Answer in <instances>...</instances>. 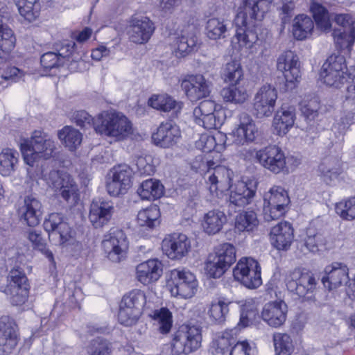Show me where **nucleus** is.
Wrapping results in <instances>:
<instances>
[{"label": "nucleus", "instance_id": "obj_50", "mask_svg": "<svg viewBox=\"0 0 355 355\" xmlns=\"http://www.w3.org/2000/svg\"><path fill=\"white\" fill-rule=\"evenodd\" d=\"M150 317L158 326L159 331L163 334H168L172 327V313L166 308H161L153 311Z\"/></svg>", "mask_w": 355, "mask_h": 355}, {"label": "nucleus", "instance_id": "obj_15", "mask_svg": "<svg viewBox=\"0 0 355 355\" xmlns=\"http://www.w3.org/2000/svg\"><path fill=\"white\" fill-rule=\"evenodd\" d=\"M230 136L236 145H247L257 138L259 128L249 114L241 112L238 115V123L232 129Z\"/></svg>", "mask_w": 355, "mask_h": 355}, {"label": "nucleus", "instance_id": "obj_11", "mask_svg": "<svg viewBox=\"0 0 355 355\" xmlns=\"http://www.w3.org/2000/svg\"><path fill=\"white\" fill-rule=\"evenodd\" d=\"M49 187L53 189L71 205H75L78 199L77 185L73 178L67 173L52 171L46 178Z\"/></svg>", "mask_w": 355, "mask_h": 355}, {"label": "nucleus", "instance_id": "obj_26", "mask_svg": "<svg viewBox=\"0 0 355 355\" xmlns=\"http://www.w3.org/2000/svg\"><path fill=\"white\" fill-rule=\"evenodd\" d=\"M349 279V270L346 265L340 262H334L326 266L322 282L329 291L336 289Z\"/></svg>", "mask_w": 355, "mask_h": 355}, {"label": "nucleus", "instance_id": "obj_40", "mask_svg": "<svg viewBox=\"0 0 355 355\" xmlns=\"http://www.w3.org/2000/svg\"><path fill=\"white\" fill-rule=\"evenodd\" d=\"M197 42L194 34L182 33L174 39L173 46L177 56L185 57L195 51Z\"/></svg>", "mask_w": 355, "mask_h": 355}, {"label": "nucleus", "instance_id": "obj_64", "mask_svg": "<svg viewBox=\"0 0 355 355\" xmlns=\"http://www.w3.org/2000/svg\"><path fill=\"white\" fill-rule=\"evenodd\" d=\"M88 355H110V343L98 338L91 342L87 347Z\"/></svg>", "mask_w": 355, "mask_h": 355}, {"label": "nucleus", "instance_id": "obj_46", "mask_svg": "<svg viewBox=\"0 0 355 355\" xmlns=\"http://www.w3.org/2000/svg\"><path fill=\"white\" fill-rule=\"evenodd\" d=\"M211 254L228 269L236 259V249L233 245L228 243L217 245Z\"/></svg>", "mask_w": 355, "mask_h": 355}, {"label": "nucleus", "instance_id": "obj_20", "mask_svg": "<svg viewBox=\"0 0 355 355\" xmlns=\"http://www.w3.org/2000/svg\"><path fill=\"white\" fill-rule=\"evenodd\" d=\"M257 184L254 180L237 181L229 189V202L236 207L250 205L255 196Z\"/></svg>", "mask_w": 355, "mask_h": 355}, {"label": "nucleus", "instance_id": "obj_36", "mask_svg": "<svg viewBox=\"0 0 355 355\" xmlns=\"http://www.w3.org/2000/svg\"><path fill=\"white\" fill-rule=\"evenodd\" d=\"M148 105L152 108L164 112L173 111L180 112L183 107L181 101H178L167 94H155L148 100Z\"/></svg>", "mask_w": 355, "mask_h": 355}, {"label": "nucleus", "instance_id": "obj_56", "mask_svg": "<svg viewBox=\"0 0 355 355\" xmlns=\"http://www.w3.org/2000/svg\"><path fill=\"white\" fill-rule=\"evenodd\" d=\"M205 30L209 39L216 40L225 37L227 26L223 19L212 17L207 21Z\"/></svg>", "mask_w": 355, "mask_h": 355}, {"label": "nucleus", "instance_id": "obj_32", "mask_svg": "<svg viewBox=\"0 0 355 355\" xmlns=\"http://www.w3.org/2000/svg\"><path fill=\"white\" fill-rule=\"evenodd\" d=\"M160 211L157 206L150 205L141 209L137 216V224L144 231L142 236H148L160 223Z\"/></svg>", "mask_w": 355, "mask_h": 355}, {"label": "nucleus", "instance_id": "obj_60", "mask_svg": "<svg viewBox=\"0 0 355 355\" xmlns=\"http://www.w3.org/2000/svg\"><path fill=\"white\" fill-rule=\"evenodd\" d=\"M225 120V111L223 106L216 107V112H211L202 125L207 129L220 128Z\"/></svg>", "mask_w": 355, "mask_h": 355}, {"label": "nucleus", "instance_id": "obj_2", "mask_svg": "<svg viewBox=\"0 0 355 355\" xmlns=\"http://www.w3.org/2000/svg\"><path fill=\"white\" fill-rule=\"evenodd\" d=\"M19 148L24 162L28 166L27 177L33 181L36 174L33 168L40 162L50 159L54 157L56 150L55 141L42 130H34L30 138H21L19 142Z\"/></svg>", "mask_w": 355, "mask_h": 355}, {"label": "nucleus", "instance_id": "obj_58", "mask_svg": "<svg viewBox=\"0 0 355 355\" xmlns=\"http://www.w3.org/2000/svg\"><path fill=\"white\" fill-rule=\"evenodd\" d=\"M333 37L337 46L349 51L355 42V30L336 29L334 31Z\"/></svg>", "mask_w": 355, "mask_h": 355}, {"label": "nucleus", "instance_id": "obj_16", "mask_svg": "<svg viewBox=\"0 0 355 355\" xmlns=\"http://www.w3.org/2000/svg\"><path fill=\"white\" fill-rule=\"evenodd\" d=\"M277 68L281 71L286 80L288 88H293L301 80V71L299 58L294 52L286 51L277 58Z\"/></svg>", "mask_w": 355, "mask_h": 355}, {"label": "nucleus", "instance_id": "obj_18", "mask_svg": "<svg viewBox=\"0 0 355 355\" xmlns=\"http://www.w3.org/2000/svg\"><path fill=\"white\" fill-rule=\"evenodd\" d=\"M49 238L60 245L69 243L73 237V232L64 216L58 213L49 214L44 222Z\"/></svg>", "mask_w": 355, "mask_h": 355}, {"label": "nucleus", "instance_id": "obj_1", "mask_svg": "<svg viewBox=\"0 0 355 355\" xmlns=\"http://www.w3.org/2000/svg\"><path fill=\"white\" fill-rule=\"evenodd\" d=\"M273 0H245V12H240L235 19L236 26V34L232 40L234 49L241 54L253 55L257 52L258 35L247 19L248 15L252 19L261 20L263 19L271 6Z\"/></svg>", "mask_w": 355, "mask_h": 355}, {"label": "nucleus", "instance_id": "obj_34", "mask_svg": "<svg viewBox=\"0 0 355 355\" xmlns=\"http://www.w3.org/2000/svg\"><path fill=\"white\" fill-rule=\"evenodd\" d=\"M18 343L17 335L14 323L7 318L0 319V349L10 353L15 348Z\"/></svg>", "mask_w": 355, "mask_h": 355}, {"label": "nucleus", "instance_id": "obj_37", "mask_svg": "<svg viewBox=\"0 0 355 355\" xmlns=\"http://www.w3.org/2000/svg\"><path fill=\"white\" fill-rule=\"evenodd\" d=\"M57 136L62 145L71 152L76 151L83 141L82 133L71 125H65L59 130Z\"/></svg>", "mask_w": 355, "mask_h": 355}, {"label": "nucleus", "instance_id": "obj_62", "mask_svg": "<svg viewBox=\"0 0 355 355\" xmlns=\"http://www.w3.org/2000/svg\"><path fill=\"white\" fill-rule=\"evenodd\" d=\"M121 302L142 311L146 302V295L143 291L135 289L125 295Z\"/></svg>", "mask_w": 355, "mask_h": 355}, {"label": "nucleus", "instance_id": "obj_33", "mask_svg": "<svg viewBox=\"0 0 355 355\" xmlns=\"http://www.w3.org/2000/svg\"><path fill=\"white\" fill-rule=\"evenodd\" d=\"M220 96L225 103L241 105L249 101L250 94L248 87L241 83L223 87L220 91Z\"/></svg>", "mask_w": 355, "mask_h": 355}, {"label": "nucleus", "instance_id": "obj_21", "mask_svg": "<svg viewBox=\"0 0 355 355\" xmlns=\"http://www.w3.org/2000/svg\"><path fill=\"white\" fill-rule=\"evenodd\" d=\"M190 249L191 241L183 234L168 235L162 242L163 253L172 260L181 259L189 253Z\"/></svg>", "mask_w": 355, "mask_h": 355}, {"label": "nucleus", "instance_id": "obj_3", "mask_svg": "<svg viewBox=\"0 0 355 355\" xmlns=\"http://www.w3.org/2000/svg\"><path fill=\"white\" fill-rule=\"evenodd\" d=\"M95 131L114 141H121L134 133V127L129 118L121 112L104 110L95 116Z\"/></svg>", "mask_w": 355, "mask_h": 355}, {"label": "nucleus", "instance_id": "obj_35", "mask_svg": "<svg viewBox=\"0 0 355 355\" xmlns=\"http://www.w3.org/2000/svg\"><path fill=\"white\" fill-rule=\"evenodd\" d=\"M295 119V109L293 107H282L273 118L272 128L275 132L279 136L286 135L293 126Z\"/></svg>", "mask_w": 355, "mask_h": 355}, {"label": "nucleus", "instance_id": "obj_61", "mask_svg": "<svg viewBox=\"0 0 355 355\" xmlns=\"http://www.w3.org/2000/svg\"><path fill=\"white\" fill-rule=\"evenodd\" d=\"M218 164V161L214 160L210 156L198 155L191 162V167L205 177V173L215 167Z\"/></svg>", "mask_w": 355, "mask_h": 355}, {"label": "nucleus", "instance_id": "obj_57", "mask_svg": "<svg viewBox=\"0 0 355 355\" xmlns=\"http://www.w3.org/2000/svg\"><path fill=\"white\" fill-rule=\"evenodd\" d=\"M220 104L216 103L213 101H204L201 102L198 107L193 110V118L195 122L199 125H202L205 123V119L211 112H216V107L220 106Z\"/></svg>", "mask_w": 355, "mask_h": 355}, {"label": "nucleus", "instance_id": "obj_19", "mask_svg": "<svg viewBox=\"0 0 355 355\" xmlns=\"http://www.w3.org/2000/svg\"><path fill=\"white\" fill-rule=\"evenodd\" d=\"M155 30L154 22L146 16L132 17L128 27L129 40L137 44H146Z\"/></svg>", "mask_w": 355, "mask_h": 355}, {"label": "nucleus", "instance_id": "obj_54", "mask_svg": "<svg viewBox=\"0 0 355 355\" xmlns=\"http://www.w3.org/2000/svg\"><path fill=\"white\" fill-rule=\"evenodd\" d=\"M273 343L276 355H291L294 350L293 340L286 334H275Z\"/></svg>", "mask_w": 355, "mask_h": 355}, {"label": "nucleus", "instance_id": "obj_38", "mask_svg": "<svg viewBox=\"0 0 355 355\" xmlns=\"http://www.w3.org/2000/svg\"><path fill=\"white\" fill-rule=\"evenodd\" d=\"M137 192L142 200H155L164 195V187L159 180L150 178L143 181Z\"/></svg>", "mask_w": 355, "mask_h": 355}, {"label": "nucleus", "instance_id": "obj_8", "mask_svg": "<svg viewBox=\"0 0 355 355\" xmlns=\"http://www.w3.org/2000/svg\"><path fill=\"white\" fill-rule=\"evenodd\" d=\"M233 172L219 163L205 173V183L208 195L212 200L222 199L232 183Z\"/></svg>", "mask_w": 355, "mask_h": 355}, {"label": "nucleus", "instance_id": "obj_13", "mask_svg": "<svg viewBox=\"0 0 355 355\" xmlns=\"http://www.w3.org/2000/svg\"><path fill=\"white\" fill-rule=\"evenodd\" d=\"M132 171L125 164L113 167L108 173L106 180V188L108 193L112 196L125 194L132 185Z\"/></svg>", "mask_w": 355, "mask_h": 355}, {"label": "nucleus", "instance_id": "obj_9", "mask_svg": "<svg viewBox=\"0 0 355 355\" xmlns=\"http://www.w3.org/2000/svg\"><path fill=\"white\" fill-rule=\"evenodd\" d=\"M290 202L288 192L280 186H273L263 196V214L267 221L284 215Z\"/></svg>", "mask_w": 355, "mask_h": 355}, {"label": "nucleus", "instance_id": "obj_59", "mask_svg": "<svg viewBox=\"0 0 355 355\" xmlns=\"http://www.w3.org/2000/svg\"><path fill=\"white\" fill-rule=\"evenodd\" d=\"M336 212L343 219L352 220L355 218V197L343 200L336 204Z\"/></svg>", "mask_w": 355, "mask_h": 355}, {"label": "nucleus", "instance_id": "obj_17", "mask_svg": "<svg viewBox=\"0 0 355 355\" xmlns=\"http://www.w3.org/2000/svg\"><path fill=\"white\" fill-rule=\"evenodd\" d=\"M277 96V90L274 86L265 84L259 87L253 99L256 116L258 118L270 116L275 110Z\"/></svg>", "mask_w": 355, "mask_h": 355}, {"label": "nucleus", "instance_id": "obj_31", "mask_svg": "<svg viewBox=\"0 0 355 355\" xmlns=\"http://www.w3.org/2000/svg\"><path fill=\"white\" fill-rule=\"evenodd\" d=\"M113 205L110 202L96 200L90 207L89 220L96 227H102L107 224L113 214Z\"/></svg>", "mask_w": 355, "mask_h": 355}, {"label": "nucleus", "instance_id": "obj_12", "mask_svg": "<svg viewBox=\"0 0 355 355\" xmlns=\"http://www.w3.org/2000/svg\"><path fill=\"white\" fill-rule=\"evenodd\" d=\"M106 257L113 263H119L125 259L129 241L125 232L121 230H112L102 242Z\"/></svg>", "mask_w": 355, "mask_h": 355}, {"label": "nucleus", "instance_id": "obj_48", "mask_svg": "<svg viewBox=\"0 0 355 355\" xmlns=\"http://www.w3.org/2000/svg\"><path fill=\"white\" fill-rule=\"evenodd\" d=\"M310 10L317 28L323 32L329 31L331 24L327 10L321 4L315 1L311 3Z\"/></svg>", "mask_w": 355, "mask_h": 355}, {"label": "nucleus", "instance_id": "obj_43", "mask_svg": "<svg viewBox=\"0 0 355 355\" xmlns=\"http://www.w3.org/2000/svg\"><path fill=\"white\" fill-rule=\"evenodd\" d=\"M241 317L238 325L241 327H248L255 319L258 313V303L253 298H248L239 302Z\"/></svg>", "mask_w": 355, "mask_h": 355}, {"label": "nucleus", "instance_id": "obj_28", "mask_svg": "<svg viewBox=\"0 0 355 355\" xmlns=\"http://www.w3.org/2000/svg\"><path fill=\"white\" fill-rule=\"evenodd\" d=\"M286 286L291 292L300 297H304L314 290L315 280L311 273L295 270L291 274V279H288Z\"/></svg>", "mask_w": 355, "mask_h": 355}, {"label": "nucleus", "instance_id": "obj_44", "mask_svg": "<svg viewBox=\"0 0 355 355\" xmlns=\"http://www.w3.org/2000/svg\"><path fill=\"white\" fill-rule=\"evenodd\" d=\"M222 78L227 85L241 83L244 80V73L240 62L234 60L227 62L223 69Z\"/></svg>", "mask_w": 355, "mask_h": 355}, {"label": "nucleus", "instance_id": "obj_52", "mask_svg": "<svg viewBox=\"0 0 355 355\" xmlns=\"http://www.w3.org/2000/svg\"><path fill=\"white\" fill-rule=\"evenodd\" d=\"M236 338L233 336L232 331H225L218 334L213 340L211 348L217 354H225L230 351V347L234 346Z\"/></svg>", "mask_w": 355, "mask_h": 355}, {"label": "nucleus", "instance_id": "obj_4", "mask_svg": "<svg viewBox=\"0 0 355 355\" xmlns=\"http://www.w3.org/2000/svg\"><path fill=\"white\" fill-rule=\"evenodd\" d=\"M320 76L326 85L336 87L351 79L352 83L347 87V98L355 101V67L347 69L343 55H331L323 64Z\"/></svg>", "mask_w": 355, "mask_h": 355}, {"label": "nucleus", "instance_id": "obj_27", "mask_svg": "<svg viewBox=\"0 0 355 355\" xmlns=\"http://www.w3.org/2000/svg\"><path fill=\"white\" fill-rule=\"evenodd\" d=\"M17 214L19 219L28 226H37L42 220V204L33 196H26L17 209Z\"/></svg>", "mask_w": 355, "mask_h": 355}, {"label": "nucleus", "instance_id": "obj_10", "mask_svg": "<svg viewBox=\"0 0 355 355\" xmlns=\"http://www.w3.org/2000/svg\"><path fill=\"white\" fill-rule=\"evenodd\" d=\"M261 268L257 260L242 257L233 269L234 279L249 289H255L262 284Z\"/></svg>", "mask_w": 355, "mask_h": 355}, {"label": "nucleus", "instance_id": "obj_55", "mask_svg": "<svg viewBox=\"0 0 355 355\" xmlns=\"http://www.w3.org/2000/svg\"><path fill=\"white\" fill-rule=\"evenodd\" d=\"M227 270L228 268L218 261L214 255L209 254L204 263V270L208 277L220 278Z\"/></svg>", "mask_w": 355, "mask_h": 355}, {"label": "nucleus", "instance_id": "obj_39", "mask_svg": "<svg viewBox=\"0 0 355 355\" xmlns=\"http://www.w3.org/2000/svg\"><path fill=\"white\" fill-rule=\"evenodd\" d=\"M19 154L15 148H4L0 152V174L8 177L17 168Z\"/></svg>", "mask_w": 355, "mask_h": 355}, {"label": "nucleus", "instance_id": "obj_24", "mask_svg": "<svg viewBox=\"0 0 355 355\" xmlns=\"http://www.w3.org/2000/svg\"><path fill=\"white\" fill-rule=\"evenodd\" d=\"M287 313L286 304L278 300L266 303L263 306L261 316L268 325L277 328L283 325L286 320Z\"/></svg>", "mask_w": 355, "mask_h": 355}, {"label": "nucleus", "instance_id": "obj_51", "mask_svg": "<svg viewBox=\"0 0 355 355\" xmlns=\"http://www.w3.org/2000/svg\"><path fill=\"white\" fill-rule=\"evenodd\" d=\"M141 314V310L133 308L121 302L118 315L119 321L125 326H132L138 322Z\"/></svg>", "mask_w": 355, "mask_h": 355}, {"label": "nucleus", "instance_id": "obj_49", "mask_svg": "<svg viewBox=\"0 0 355 355\" xmlns=\"http://www.w3.org/2000/svg\"><path fill=\"white\" fill-rule=\"evenodd\" d=\"M20 15L29 22L38 16L40 7L38 0H15Z\"/></svg>", "mask_w": 355, "mask_h": 355}, {"label": "nucleus", "instance_id": "obj_14", "mask_svg": "<svg viewBox=\"0 0 355 355\" xmlns=\"http://www.w3.org/2000/svg\"><path fill=\"white\" fill-rule=\"evenodd\" d=\"M27 281L21 272L17 270L10 272L3 293L13 306H21L26 302L28 297Z\"/></svg>", "mask_w": 355, "mask_h": 355}, {"label": "nucleus", "instance_id": "obj_30", "mask_svg": "<svg viewBox=\"0 0 355 355\" xmlns=\"http://www.w3.org/2000/svg\"><path fill=\"white\" fill-rule=\"evenodd\" d=\"M180 136V130L177 125L166 122L158 127L152 139L157 146L168 148L178 143Z\"/></svg>", "mask_w": 355, "mask_h": 355}, {"label": "nucleus", "instance_id": "obj_53", "mask_svg": "<svg viewBox=\"0 0 355 355\" xmlns=\"http://www.w3.org/2000/svg\"><path fill=\"white\" fill-rule=\"evenodd\" d=\"M229 304L230 302L223 299L213 300L208 309L209 318L218 322L224 321L229 312Z\"/></svg>", "mask_w": 355, "mask_h": 355}, {"label": "nucleus", "instance_id": "obj_25", "mask_svg": "<svg viewBox=\"0 0 355 355\" xmlns=\"http://www.w3.org/2000/svg\"><path fill=\"white\" fill-rule=\"evenodd\" d=\"M182 86L192 101L207 97L211 91V83L200 74L189 76L182 81Z\"/></svg>", "mask_w": 355, "mask_h": 355}, {"label": "nucleus", "instance_id": "obj_22", "mask_svg": "<svg viewBox=\"0 0 355 355\" xmlns=\"http://www.w3.org/2000/svg\"><path fill=\"white\" fill-rule=\"evenodd\" d=\"M163 273V264L156 258L142 261L135 267V279L144 286L157 282Z\"/></svg>", "mask_w": 355, "mask_h": 355}, {"label": "nucleus", "instance_id": "obj_41", "mask_svg": "<svg viewBox=\"0 0 355 355\" xmlns=\"http://www.w3.org/2000/svg\"><path fill=\"white\" fill-rule=\"evenodd\" d=\"M313 28V21L307 15H299L293 21V35L298 40L309 38L312 34Z\"/></svg>", "mask_w": 355, "mask_h": 355}, {"label": "nucleus", "instance_id": "obj_63", "mask_svg": "<svg viewBox=\"0 0 355 355\" xmlns=\"http://www.w3.org/2000/svg\"><path fill=\"white\" fill-rule=\"evenodd\" d=\"M230 355H257V348L254 343L238 341L231 348Z\"/></svg>", "mask_w": 355, "mask_h": 355}, {"label": "nucleus", "instance_id": "obj_5", "mask_svg": "<svg viewBox=\"0 0 355 355\" xmlns=\"http://www.w3.org/2000/svg\"><path fill=\"white\" fill-rule=\"evenodd\" d=\"M255 158L261 166L274 174L289 173L300 164L295 156H286L277 146H268L256 152Z\"/></svg>", "mask_w": 355, "mask_h": 355}, {"label": "nucleus", "instance_id": "obj_47", "mask_svg": "<svg viewBox=\"0 0 355 355\" xmlns=\"http://www.w3.org/2000/svg\"><path fill=\"white\" fill-rule=\"evenodd\" d=\"M258 225L257 214L252 210L242 211L235 218L234 226L239 232L252 231Z\"/></svg>", "mask_w": 355, "mask_h": 355}, {"label": "nucleus", "instance_id": "obj_45", "mask_svg": "<svg viewBox=\"0 0 355 355\" xmlns=\"http://www.w3.org/2000/svg\"><path fill=\"white\" fill-rule=\"evenodd\" d=\"M304 243L306 248L311 252H316L320 249L328 250L333 248V245L329 243L325 236L310 228L306 230Z\"/></svg>", "mask_w": 355, "mask_h": 355}, {"label": "nucleus", "instance_id": "obj_7", "mask_svg": "<svg viewBox=\"0 0 355 355\" xmlns=\"http://www.w3.org/2000/svg\"><path fill=\"white\" fill-rule=\"evenodd\" d=\"M202 340L200 327L193 324L182 325L173 334L171 352L174 355L189 354L200 348Z\"/></svg>", "mask_w": 355, "mask_h": 355}, {"label": "nucleus", "instance_id": "obj_23", "mask_svg": "<svg viewBox=\"0 0 355 355\" xmlns=\"http://www.w3.org/2000/svg\"><path fill=\"white\" fill-rule=\"evenodd\" d=\"M294 237V229L287 221H282L272 227L269 234L271 245L278 251L288 250Z\"/></svg>", "mask_w": 355, "mask_h": 355}, {"label": "nucleus", "instance_id": "obj_42", "mask_svg": "<svg viewBox=\"0 0 355 355\" xmlns=\"http://www.w3.org/2000/svg\"><path fill=\"white\" fill-rule=\"evenodd\" d=\"M225 141L226 136L222 132H217L214 135H202L196 145L204 152H210L213 150L220 151L224 148Z\"/></svg>", "mask_w": 355, "mask_h": 355}, {"label": "nucleus", "instance_id": "obj_6", "mask_svg": "<svg viewBox=\"0 0 355 355\" xmlns=\"http://www.w3.org/2000/svg\"><path fill=\"white\" fill-rule=\"evenodd\" d=\"M166 286L172 297L189 300L196 295L198 281L196 275L189 270L175 268L167 273Z\"/></svg>", "mask_w": 355, "mask_h": 355}, {"label": "nucleus", "instance_id": "obj_29", "mask_svg": "<svg viewBox=\"0 0 355 355\" xmlns=\"http://www.w3.org/2000/svg\"><path fill=\"white\" fill-rule=\"evenodd\" d=\"M200 222L203 232L208 235H215L223 230L227 222V216L223 211L213 209L205 212Z\"/></svg>", "mask_w": 355, "mask_h": 355}]
</instances>
